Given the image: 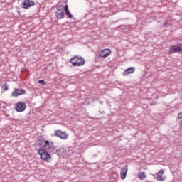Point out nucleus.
Masks as SVG:
<instances>
[{
    "label": "nucleus",
    "instance_id": "obj_1",
    "mask_svg": "<svg viewBox=\"0 0 182 182\" xmlns=\"http://www.w3.org/2000/svg\"><path fill=\"white\" fill-rule=\"evenodd\" d=\"M39 146H41L40 149H44V150H48L50 153H53L56 150V146L53 144V142L43 139L41 142L39 143Z\"/></svg>",
    "mask_w": 182,
    "mask_h": 182
},
{
    "label": "nucleus",
    "instance_id": "obj_2",
    "mask_svg": "<svg viewBox=\"0 0 182 182\" xmlns=\"http://www.w3.org/2000/svg\"><path fill=\"white\" fill-rule=\"evenodd\" d=\"M38 154H39L41 160H43L44 161H46L47 163H49V161H50V160H52V156H50V153L48 152V151H46L43 148H39Z\"/></svg>",
    "mask_w": 182,
    "mask_h": 182
},
{
    "label": "nucleus",
    "instance_id": "obj_3",
    "mask_svg": "<svg viewBox=\"0 0 182 182\" xmlns=\"http://www.w3.org/2000/svg\"><path fill=\"white\" fill-rule=\"evenodd\" d=\"M70 63H72L73 66H83L86 63V60L83 59L82 57L74 56L70 60Z\"/></svg>",
    "mask_w": 182,
    "mask_h": 182
},
{
    "label": "nucleus",
    "instance_id": "obj_4",
    "mask_svg": "<svg viewBox=\"0 0 182 182\" xmlns=\"http://www.w3.org/2000/svg\"><path fill=\"white\" fill-rule=\"evenodd\" d=\"M55 136L56 137H59L62 140H68L69 138V134L66 131H62L60 129H58L55 131Z\"/></svg>",
    "mask_w": 182,
    "mask_h": 182
},
{
    "label": "nucleus",
    "instance_id": "obj_5",
    "mask_svg": "<svg viewBox=\"0 0 182 182\" xmlns=\"http://www.w3.org/2000/svg\"><path fill=\"white\" fill-rule=\"evenodd\" d=\"M26 109V104L23 102H18L15 104V110L16 112H25V109Z\"/></svg>",
    "mask_w": 182,
    "mask_h": 182
},
{
    "label": "nucleus",
    "instance_id": "obj_6",
    "mask_svg": "<svg viewBox=\"0 0 182 182\" xmlns=\"http://www.w3.org/2000/svg\"><path fill=\"white\" fill-rule=\"evenodd\" d=\"M179 52H182L181 46L178 45H173L170 47L168 55H173V53H178Z\"/></svg>",
    "mask_w": 182,
    "mask_h": 182
},
{
    "label": "nucleus",
    "instance_id": "obj_7",
    "mask_svg": "<svg viewBox=\"0 0 182 182\" xmlns=\"http://www.w3.org/2000/svg\"><path fill=\"white\" fill-rule=\"evenodd\" d=\"M25 93H26L25 90L19 89V88H16L12 92L11 96H13V97H18V96H21L22 95H25Z\"/></svg>",
    "mask_w": 182,
    "mask_h": 182
},
{
    "label": "nucleus",
    "instance_id": "obj_8",
    "mask_svg": "<svg viewBox=\"0 0 182 182\" xmlns=\"http://www.w3.org/2000/svg\"><path fill=\"white\" fill-rule=\"evenodd\" d=\"M112 53V50L109 48H105L102 50L100 53H99V56L100 58H107V56H110Z\"/></svg>",
    "mask_w": 182,
    "mask_h": 182
},
{
    "label": "nucleus",
    "instance_id": "obj_9",
    "mask_svg": "<svg viewBox=\"0 0 182 182\" xmlns=\"http://www.w3.org/2000/svg\"><path fill=\"white\" fill-rule=\"evenodd\" d=\"M31 6H35V1L32 0H24L23 2V9H29Z\"/></svg>",
    "mask_w": 182,
    "mask_h": 182
},
{
    "label": "nucleus",
    "instance_id": "obj_10",
    "mask_svg": "<svg viewBox=\"0 0 182 182\" xmlns=\"http://www.w3.org/2000/svg\"><path fill=\"white\" fill-rule=\"evenodd\" d=\"M127 171H129V168L127 167V165H125L122 168L120 173L122 180H124V178H126V176H127Z\"/></svg>",
    "mask_w": 182,
    "mask_h": 182
},
{
    "label": "nucleus",
    "instance_id": "obj_11",
    "mask_svg": "<svg viewBox=\"0 0 182 182\" xmlns=\"http://www.w3.org/2000/svg\"><path fill=\"white\" fill-rule=\"evenodd\" d=\"M136 70V68L134 67H130L127 69H126L123 73V76H127V75H132V73H134Z\"/></svg>",
    "mask_w": 182,
    "mask_h": 182
},
{
    "label": "nucleus",
    "instance_id": "obj_12",
    "mask_svg": "<svg viewBox=\"0 0 182 182\" xmlns=\"http://www.w3.org/2000/svg\"><path fill=\"white\" fill-rule=\"evenodd\" d=\"M64 11H65V15L67 16V17L69 19H72V18H73V15H72V14L69 11V6H68V4L65 5V6H64Z\"/></svg>",
    "mask_w": 182,
    "mask_h": 182
},
{
    "label": "nucleus",
    "instance_id": "obj_13",
    "mask_svg": "<svg viewBox=\"0 0 182 182\" xmlns=\"http://www.w3.org/2000/svg\"><path fill=\"white\" fill-rule=\"evenodd\" d=\"M55 16L58 19H63L65 17V13H63L62 9H58L55 12Z\"/></svg>",
    "mask_w": 182,
    "mask_h": 182
},
{
    "label": "nucleus",
    "instance_id": "obj_14",
    "mask_svg": "<svg viewBox=\"0 0 182 182\" xmlns=\"http://www.w3.org/2000/svg\"><path fill=\"white\" fill-rule=\"evenodd\" d=\"M117 177H119V176L117 175V173H116V172H112V173H111V176H110V178H109V180H110V181H112V182H114V181H116V180H117Z\"/></svg>",
    "mask_w": 182,
    "mask_h": 182
},
{
    "label": "nucleus",
    "instance_id": "obj_15",
    "mask_svg": "<svg viewBox=\"0 0 182 182\" xmlns=\"http://www.w3.org/2000/svg\"><path fill=\"white\" fill-rule=\"evenodd\" d=\"M163 174H164V171L163 169H161L159 172L157 174V180L158 181H163Z\"/></svg>",
    "mask_w": 182,
    "mask_h": 182
},
{
    "label": "nucleus",
    "instance_id": "obj_16",
    "mask_svg": "<svg viewBox=\"0 0 182 182\" xmlns=\"http://www.w3.org/2000/svg\"><path fill=\"white\" fill-rule=\"evenodd\" d=\"M138 178L140 180H144L146 178V173L145 172H141L138 174Z\"/></svg>",
    "mask_w": 182,
    "mask_h": 182
},
{
    "label": "nucleus",
    "instance_id": "obj_17",
    "mask_svg": "<svg viewBox=\"0 0 182 182\" xmlns=\"http://www.w3.org/2000/svg\"><path fill=\"white\" fill-rule=\"evenodd\" d=\"M1 89L2 90H4V92H6V90H8V84H4L1 86Z\"/></svg>",
    "mask_w": 182,
    "mask_h": 182
},
{
    "label": "nucleus",
    "instance_id": "obj_18",
    "mask_svg": "<svg viewBox=\"0 0 182 182\" xmlns=\"http://www.w3.org/2000/svg\"><path fill=\"white\" fill-rule=\"evenodd\" d=\"M38 83H40L41 85H43V86H45V85H46V82H45V80H38Z\"/></svg>",
    "mask_w": 182,
    "mask_h": 182
},
{
    "label": "nucleus",
    "instance_id": "obj_19",
    "mask_svg": "<svg viewBox=\"0 0 182 182\" xmlns=\"http://www.w3.org/2000/svg\"><path fill=\"white\" fill-rule=\"evenodd\" d=\"M178 119H182V112L178 114Z\"/></svg>",
    "mask_w": 182,
    "mask_h": 182
}]
</instances>
